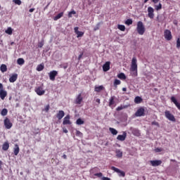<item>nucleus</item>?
<instances>
[{
  "label": "nucleus",
  "instance_id": "obj_1",
  "mask_svg": "<svg viewBox=\"0 0 180 180\" xmlns=\"http://www.w3.org/2000/svg\"><path fill=\"white\" fill-rule=\"evenodd\" d=\"M136 30L141 36H143V34H144V33L146 32V27H144V24H143V22L139 21L137 22Z\"/></svg>",
  "mask_w": 180,
  "mask_h": 180
},
{
  "label": "nucleus",
  "instance_id": "obj_2",
  "mask_svg": "<svg viewBox=\"0 0 180 180\" xmlns=\"http://www.w3.org/2000/svg\"><path fill=\"white\" fill-rule=\"evenodd\" d=\"M130 70L131 72H135L134 75H137V58L134 57L131 60V65Z\"/></svg>",
  "mask_w": 180,
  "mask_h": 180
},
{
  "label": "nucleus",
  "instance_id": "obj_3",
  "mask_svg": "<svg viewBox=\"0 0 180 180\" xmlns=\"http://www.w3.org/2000/svg\"><path fill=\"white\" fill-rule=\"evenodd\" d=\"M6 96H8V92L4 89V84L0 83V98L4 101Z\"/></svg>",
  "mask_w": 180,
  "mask_h": 180
},
{
  "label": "nucleus",
  "instance_id": "obj_4",
  "mask_svg": "<svg viewBox=\"0 0 180 180\" xmlns=\"http://www.w3.org/2000/svg\"><path fill=\"white\" fill-rule=\"evenodd\" d=\"M165 116L168 119V120H170V122H176L175 116L171 113L169 110H166L165 112Z\"/></svg>",
  "mask_w": 180,
  "mask_h": 180
},
{
  "label": "nucleus",
  "instance_id": "obj_5",
  "mask_svg": "<svg viewBox=\"0 0 180 180\" xmlns=\"http://www.w3.org/2000/svg\"><path fill=\"white\" fill-rule=\"evenodd\" d=\"M112 171H115V172H117L118 174V176H122L124 178L126 176V173L120 169H117V167H115L114 166L111 167Z\"/></svg>",
  "mask_w": 180,
  "mask_h": 180
},
{
  "label": "nucleus",
  "instance_id": "obj_6",
  "mask_svg": "<svg viewBox=\"0 0 180 180\" xmlns=\"http://www.w3.org/2000/svg\"><path fill=\"white\" fill-rule=\"evenodd\" d=\"M164 37L166 40H172V34L169 30H165L164 32Z\"/></svg>",
  "mask_w": 180,
  "mask_h": 180
},
{
  "label": "nucleus",
  "instance_id": "obj_7",
  "mask_svg": "<svg viewBox=\"0 0 180 180\" xmlns=\"http://www.w3.org/2000/svg\"><path fill=\"white\" fill-rule=\"evenodd\" d=\"M4 126L7 130H9V129L12 128V126H13V124L11 122V120L9 118L6 117L4 120Z\"/></svg>",
  "mask_w": 180,
  "mask_h": 180
},
{
  "label": "nucleus",
  "instance_id": "obj_8",
  "mask_svg": "<svg viewBox=\"0 0 180 180\" xmlns=\"http://www.w3.org/2000/svg\"><path fill=\"white\" fill-rule=\"evenodd\" d=\"M146 110H144V108L141 107L137 110V111L135 112V116L136 117H141V116H144Z\"/></svg>",
  "mask_w": 180,
  "mask_h": 180
},
{
  "label": "nucleus",
  "instance_id": "obj_9",
  "mask_svg": "<svg viewBox=\"0 0 180 180\" xmlns=\"http://www.w3.org/2000/svg\"><path fill=\"white\" fill-rule=\"evenodd\" d=\"M34 91L36 94L39 95V96H41L42 95H44V94H46V91L43 90V86H41L36 87Z\"/></svg>",
  "mask_w": 180,
  "mask_h": 180
},
{
  "label": "nucleus",
  "instance_id": "obj_10",
  "mask_svg": "<svg viewBox=\"0 0 180 180\" xmlns=\"http://www.w3.org/2000/svg\"><path fill=\"white\" fill-rule=\"evenodd\" d=\"M58 75V72L57 70H52L49 72V79L51 81H56V77Z\"/></svg>",
  "mask_w": 180,
  "mask_h": 180
},
{
  "label": "nucleus",
  "instance_id": "obj_11",
  "mask_svg": "<svg viewBox=\"0 0 180 180\" xmlns=\"http://www.w3.org/2000/svg\"><path fill=\"white\" fill-rule=\"evenodd\" d=\"M148 16L150 19H154V8L151 6L148 7Z\"/></svg>",
  "mask_w": 180,
  "mask_h": 180
},
{
  "label": "nucleus",
  "instance_id": "obj_12",
  "mask_svg": "<svg viewBox=\"0 0 180 180\" xmlns=\"http://www.w3.org/2000/svg\"><path fill=\"white\" fill-rule=\"evenodd\" d=\"M126 137H127V133L124 131L122 135L117 136V140H119V141H124L126 140Z\"/></svg>",
  "mask_w": 180,
  "mask_h": 180
},
{
  "label": "nucleus",
  "instance_id": "obj_13",
  "mask_svg": "<svg viewBox=\"0 0 180 180\" xmlns=\"http://www.w3.org/2000/svg\"><path fill=\"white\" fill-rule=\"evenodd\" d=\"M110 70V62L108 61L103 65V70L106 72Z\"/></svg>",
  "mask_w": 180,
  "mask_h": 180
},
{
  "label": "nucleus",
  "instance_id": "obj_14",
  "mask_svg": "<svg viewBox=\"0 0 180 180\" xmlns=\"http://www.w3.org/2000/svg\"><path fill=\"white\" fill-rule=\"evenodd\" d=\"M115 103H116L115 102V96H112L109 99V104H108V105L110 106V108H115V106H116Z\"/></svg>",
  "mask_w": 180,
  "mask_h": 180
},
{
  "label": "nucleus",
  "instance_id": "obj_15",
  "mask_svg": "<svg viewBox=\"0 0 180 180\" xmlns=\"http://www.w3.org/2000/svg\"><path fill=\"white\" fill-rule=\"evenodd\" d=\"M70 115H66V116L63 118V124H64V125H66V124H71V121L70 120Z\"/></svg>",
  "mask_w": 180,
  "mask_h": 180
},
{
  "label": "nucleus",
  "instance_id": "obj_16",
  "mask_svg": "<svg viewBox=\"0 0 180 180\" xmlns=\"http://www.w3.org/2000/svg\"><path fill=\"white\" fill-rule=\"evenodd\" d=\"M83 99L84 98H82V95L81 94H78V96H77V98L75 99L76 105H81V103H82Z\"/></svg>",
  "mask_w": 180,
  "mask_h": 180
},
{
  "label": "nucleus",
  "instance_id": "obj_17",
  "mask_svg": "<svg viewBox=\"0 0 180 180\" xmlns=\"http://www.w3.org/2000/svg\"><path fill=\"white\" fill-rule=\"evenodd\" d=\"M64 116H65V112H64L63 110H59L56 114V117L58 119V120H61Z\"/></svg>",
  "mask_w": 180,
  "mask_h": 180
},
{
  "label": "nucleus",
  "instance_id": "obj_18",
  "mask_svg": "<svg viewBox=\"0 0 180 180\" xmlns=\"http://www.w3.org/2000/svg\"><path fill=\"white\" fill-rule=\"evenodd\" d=\"M150 164L152 167H158L162 164V161L161 160H151Z\"/></svg>",
  "mask_w": 180,
  "mask_h": 180
},
{
  "label": "nucleus",
  "instance_id": "obj_19",
  "mask_svg": "<svg viewBox=\"0 0 180 180\" xmlns=\"http://www.w3.org/2000/svg\"><path fill=\"white\" fill-rule=\"evenodd\" d=\"M171 101L174 103V105L176 106L177 109L180 110V103L176 101V98H175L174 96L171 97Z\"/></svg>",
  "mask_w": 180,
  "mask_h": 180
},
{
  "label": "nucleus",
  "instance_id": "obj_20",
  "mask_svg": "<svg viewBox=\"0 0 180 180\" xmlns=\"http://www.w3.org/2000/svg\"><path fill=\"white\" fill-rule=\"evenodd\" d=\"M2 150L4 151H8L9 150V143L8 141L4 142L2 146Z\"/></svg>",
  "mask_w": 180,
  "mask_h": 180
},
{
  "label": "nucleus",
  "instance_id": "obj_21",
  "mask_svg": "<svg viewBox=\"0 0 180 180\" xmlns=\"http://www.w3.org/2000/svg\"><path fill=\"white\" fill-rule=\"evenodd\" d=\"M20 151V149L19 148V145L15 144V147L13 148V153L15 155H18L19 154V152Z\"/></svg>",
  "mask_w": 180,
  "mask_h": 180
},
{
  "label": "nucleus",
  "instance_id": "obj_22",
  "mask_svg": "<svg viewBox=\"0 0 180 180\" xmlns=\"http://www.w3.org/2000/svg\"><path fill=\"white\" fill-rule=\"evenodd\" d=\"M16 79H18V74H13L9 78V82H15L16 81Z\"/></svg>",
  "mask_w": 180,
  "mask_h": 180
},
{
  "label": "nucleus",
  "instance_id": "obj_23",
  "mask_svg": "<svg viewBox=\"0 0 180 180\" xmlns=\"http://www.w3.org/2000/svg\"><path fill=\"white\" fill-rule=\"evenodd\" d=\"M131 131H132V134H134V136H136L137 137H139L141 134L140 130L136 128L132 129Z\"/></svg>",
  "mask_w": 180,
  "mask_h": 180
},
{
  "label": "nucleus",
  "instance_id": "obj_24",
  "mask_svg": "<svg viewBox=\"0 0 180 180\" xmlns=\"http://www.w3.org/2000/svg\"><path fill=\"white\" fill-rule=\"evenodd\" d=\"M0 71L1 72H6L8 71V67L5 64H2L0 66Z\"/></svg>",
  "mask_w": 180,
  "mask_h": 180
},
{
  "label": "nucleus",
  "instance_id": "obj_25",
  "mask_svg": "<svg viewBox=\"0 0 180 180\" xmlns=\"http://www.w3.org/2000/svg\"><path fill=\"white\" fill-rule=\"evenodd\" d=\"M103 89H105V87H103V86H96L94 88L95 92H101V91H103Z\"/></svg>",
  "mask_w": 180,
  "mask_h": 180
},
{
  "label": "nucleus",
  "instance_id": "obj_26",
  "mask_svg": "<svg viewBox=\"0 0 180 180\" xmlns=\"http://www.w3.org/2000/svg\"><path fill=\"white\" fill-rule=\"evenodd\" d=\"M115 154L117 158H122V157H123V152H122L120 150H117L115 151Z\"/></svg>",
  "mask_w": 180,
  "mask_h": 180
},
{
  "label": "nucleus",
  "instance_id": "obj_27",
  "mask_svg": "<svg viewBox=\"0 0 180 180\" xmlns=\"http://www.w3.org/2000/svg\"><path fill=\"white\" fill-rule=\"evenodd\" d=\"M134 102L137 104L141 103L143 102V98H141L140 96H136L134 98Z\"/></svg>",
  "mask_w": 180,
  "mask_h": 180
},
{
  "label": "nucleus",
  "instance_id": "obj_28",
  "mask_svg": "<svg viewBox=\"0 0 180 180\" xmlns=\"http://www.w3.org/2000/svg\"><path fill=\"white\" fill-rule=\"evenodd\" d=\"M63 16H64V13H60L53 18V20H58V19H60Z\"/></svg>",
  "mask_w": 180,
  "mask_h": 180
},
{
  "label": "nucleus",
  "instance_id": "obj_29",
  "mask_svg": "<svg viewBox=\"0 0 180 180\" xmlns=\"http://www.w3.org/2000/svg\"><path fill=\"white\" fill-rule=\"evenodd\" d=\"M17 64H18V65H23V64H25V59L20 58L17 60Z\"/></svg>",
  "mask_w": 180,
  "mask_h": 180
},
{
  "label": "nucleus",
  "instance_id": "obj_30",
  "mask_svg": "<svg viewBox=\"0 0 180 180\" xmlns=\"http://www.w3.org/2000/svg\"><path fill=\"white\" fill-rule=\"evenodd\" d=\"M117 78L120 79H126V75H124L123 72H121L117 75Z\"/></svg>",
  "mask_w": 180,
  "mask_h": 180
},
{
  "label": "nucleus",
  "instance_id": "obj_31",
  "mask_svg": "<svg viewBox=\"0 0 180 180\" xmlns=\"http://www.w3.org/2000/svg\"><path fill=\"white\" fill-rule=\"evenodd\" d=\"M43 70H44V65L40 64L37 65V71H43Z\"/></svg>",
  "mask_w": 180,
  "mask_h": 180
},
{
  "label": "nucleus",
  "instance_id": "obj_32",
  "mask_svg": "<svg viewBox=\"0 0 180 180\" xmlns=\"http://www.w3.org/2000/svg\"><path fill=\"white\" fill-rule=\"evenodd\" d=\"M109 130H110V133H112L113 134V136H116V134H117V130H116L115 129L110 127Z\"/></svg>",
  "mask_w": 180,
  "mask_h": 180
},
{
  "label": "nucleus",
  "instance_id": "obj_33",
  "mask_svg": "<svg viewBox=\"0 0 180 180\" xmlns=\"http://www.w3.org/2000/svg\"><path fill=\"white\" fill-rule=\"evenodd\" d=\"M13 32V30H12V27H9L7 28V30L5 31V33H6V34H12Z\"/></svg>",
  "mask_w": 180,
  "mask_h": 180
},
{
  "label": "nucleus",
  "instance_id": "obj_34",
  "mask_svg": "<svg viewBox=\"0 0 180 180\" xmlns=\"http://www.w3.org/2000/svg\"><path fill=\"white\" fill-rule=\"evenodd\" d=\"M155 11H161V9H162V4H161V3H159L158 5H155Z\"/></svg>",
  "mask_w": 180,
  "mask_h": 180
},
{
  "label": "nucleus",
  "instance_id": "obj_35",
  "mask_svg": "<svg viewBox=\"0 0 180 180\" xmlns=\"http://www.w3.org/2000/svg\"><path fill=\"white\" fill-rule=\"evenodd\" d=\"M120 84H122V82H120V80H119L117 79H115V81H114V86L115 88H117V85H120Z\"/></svg>",
  "mask_w": 180,
  "mask_h": 180
},
{
  "label": "nucleus",
  "instance_id": "obj_36",
  "mask_svg": "<svg viewBox=\"0 0 180 180\" xmlns=\"http://www.w3.org/2000/svg\"><path fill=\"white\" fill-rule=\"evenodd\" d=\"M117 27L119 30H121V32H124V30H126V27L123 25H118Z\"/></svg>",
  "mask_w": 180,
  "mask_h": 180
},
{
  "label": "nucleus",
  "instance_id": "obj_37",
  "mask_svg": "<svg viewBox=\"0 0 180 180\" xmlns=\"http://www.w3.org/2000/svg\"><path fill=\"white\" fill-rule=\"evenodd\" d=\"M1 116H6L8 115V109L4 108L1 112Z\"/></svg>",
  "mask_w": 180,
  "mask_h": 180
},
{
  "label": "nucleus",
  "instance_id": "obj_38",
  "mask_svg": "<svg viewBox=\"0 0 180 180\" xmlns=\"http://www.w3.org/2000/svg\"><path fill=\"white\" fill-rule=\"evenodd\" d=\"M125 25H127L128 26H130V25H133V20L131 19H127L125 21Z\"/></svg>",
  "mask_w": 180,
  "mask_h": 180
},
{
  "label": "nucleus",
  "instance_id": "obj_39",
  "mask_svg": "<svg viewBox=\"0 0 180 180\" xmlns=\"http://www.w3.org/2000/svg\"><path fill=\"white\" fill-rule=\"evenodd\" d=\"M76 123L77 124L81 125V124H84V122L81 118H79L77 120Z\"/></svg>",
  "mask_w": 180,
  "mask_h": 180
},
{
  "label": "nucleus",
  "instance_id": "obj_40",
  "mask_svg": "<svg viewBox=\"0 0 180 180\" xmlns=\"http://www.w3.org/2000/svg\"><path fill=\"white\" fill-rule=\"evenodd\" d=\"M100 26H101V22H98V23L96 25V27L94 28V32H96V30H99Z\"/></svg>",
  "mask_w": 180,
  "mask_h": 180
},
{
  "label": "nucleus",
  "instance_id": "obj_41",
  "mask_svg": "<svg viewBox=\"0 0 180 180\" xmlns=\"http://www.w3.org/2000/svg\"><path fill=\"white\" fill-rule=\"evenodd\" d=\"M13 2H14V4L16 5H22V1L20 0H13Z\"/></svg>",
  "mask_w": 180,
  "mask_h": 180
},
{
  "label": "nucleus",
  "instance_id": "obj_42",
  "mask_svg": "<svg viewBox=\"0 0 180 180\" xmlns=\"http://www.w3.org/2000/svg\"><path fill=\"white\" fill-rule=\"evenodd\" d=\"M147 2H148V0H144V4H147ZM152 2L153 4H158V2H160V0H152Z\"/></svg>",
  "mask_w": 180,
  "mask_h": 180
},
{
  "label": "nucleus",
  "instance_id": "obj_43",
  "mask_svg": "<svg viewBox=\"0 0 180 180\" xmlns=\"http://www.w3.org/2000/svg\"><path fill=\"white\" fill-rule=\"evenodd\" d=\"M76 34L77 35V37H82V36H84V32L79 31Z\"/></svg>",
  "mask_w": 180,
  "mask_h": 180
},
{
  "label": "nucleus",
  "instance_id": "obj_44",
  "mask_svg": "<svg viewBox=\"0 0 180 180\" xmlns=\"http://www.w3.org/2000/svg\"><path fill=\"white\" fill-rule=\"evenodd\" d=\"M76 136H79V137H82L83 134L81 131H76Z\"/></svg>",
  "mask_w": 180,
  "mask_h": 180
},
{
  "label": "nucleus",
  "instance_id": "obj_45",
  "mask_svg": "<svg viewBox=\"0 0 180 180\" xmlns=\"http://www.w3.org/2000/svg\"><path fill=\"white\" fill-rule=\"evenodd\" d=\"M151 124L153 126H158V127H160V124L158 122H156V121L152 122Z\"/></svg>",
  "mask_w": 180,
  "mask_h": 180
},
{
  "label": "nucleus",
  "instance_id": "obj_46",
  "mask_svg": "<svg viewBox=\"0 0 180 180\" xmlns=\"http://www.w3.org/2000/svg\"><path fill=\"white\" fill-rule=\"evenodd\" d=\"M176 48L180 49V39L178 38L176 40Z\"/></svg>",
  "mask_w": 180,
  "mask_h": 180
},
{
  "label": "nucleus",
  "instance_id": "obj_47",
  "mask_svg": "<svg viewBox=\"0 0 180 180\" xmlns=\"http://www.w3.org/2000/svg\"><path fill=\"white\" fill-rule=\"evenodd\" d=\"M44 110L45 112H46V113L49 112V110H50V105H47L45 108H44Z\"/></svg>",
  "mask_w": 180,
  "mask_h": 180
},
{
  "label": "nucleus",
  "instance_id": "obj_48",
  "mask_svg": "<svg viewBox=\"0 0 180 180\" xmlns=\"http://www.w3.org/2000/svg\"><path fill=\"white\" fill-rule=\"evenodd\" d=\"M155 153H161L162 151V148H157L155 149Z\"/></svg>",
  "mask_w": 180,
  "mask_h": 180
},
{
  "label": "nucleus",
  "instance_id": "obj_49",
  "mask_svg": "<svg viewBox=\"0 0 180 180\" xmlns=\"http://www.w3.org/2000/svg\"><path fill=\"white\" fill-rule=\"evenodd\" d=\"M43 46H44V43H43V41L38 43V46L39 47V49H41V47H43Z\"/></svg>",
  "mask_w": 180,
  "mask_h": 180
},
{
  "label": "nucleus",
  "instance_id": "obj_50",
  "mask_svg": "<svg viewBox=\"0 0 180 180\" xmlns=\"http://www.w3.org/2000/svg\"><path fill=\"white\" fill-rule=\"evenodd\" d=\"M79 28L78 27H75L74 30L75 33L77 34L79 31L78 30Z\"/></svg>",
  "mask_w": 180,
  "mask_h": 180
},
{
  "label": "nucleus",
  "instance_id": "obj_51",
  "mask_svg": "<svg viewBox=\"0 0 180 180\" xmlns=\"http://www.w3.org/2000/svg\"><path fill=\"white\" fill-rule=\"evenodd\" d=\"M102 175H103V174H102V173H101V172H100V173H96V174H95V176H98V178H101V176H102Z\"/></svg>",
  "mask_w": 180,
  "mask_h": 180
},
{
  "label": "nucleus",
  "instance_id": "obj_52",
  "mask_svg": "<svg viewBox=\"0 0 180 180\" xmlns=\"http://www.w3.org/2000/svg\"><path fill=\"white\" fill-rule=\"evenodd\" d=\"M82 56H84L83 53H82L80 55H79V56H78L79 61V60H81L82 58Z\"/></svg>",
  "mask_w": 180,
  "mask_h": 180
},
{
  "label": "nucleus",
  "instance_id": "obj_53",
  "mask_svg": "<svg viewBox=\"0 0 180 180\" xmlns=\"http://www.w3.org/2000/svg\"><path fill=\"white\" fill-rule=\"evenodd\" d=\"M122 109H123V107L120 106L117 108L116 110L119 111V110H122Z\"/></svg>",
  "mask_w": 180,
  "mask_h": 180
},
{
  "label": "nucleus",
  "instance_id": "obj_54",
  "mask_svg": "<svg viewBox=\"0 0 180 180\" xmlns=\"http://www.w3.org/2000/svg\"><path fill=\"white\" fill-rule=\"evenodd\" d=\"M96 102L97 103H98V105L101 103V99H99V98H97L96 100Z\"/></svg>",
  "mask_w": 180,
  "mask_h": 180
},
{
  "label": "nucleus",
  "instance_id": "obj_55",
  "mask_svg": "<svg viewBox=\"0 0 180 180\" xmlns=\"http://www.w3.org/2000/svg\"><path fill=\"white\" fill-rule=\"evenodd\" d=\"M70 13H71L72 15H75V14L77 13V12L73 10V11H70Z\"/></svg>",
  "mask_w": 180,
  "mask_h": 180
},
{
  "label": "nucleus",
  "instance_id": "obj_56",
  "mask_svg": "<svg viewBox=\"0 0 180 180\" xmlns=\"http://www.w3.org/2000/svg\"><path fill=\"white\" fill-rule=\"evenodd\" d=\"M102 179H103V180H110V179L108 178V177H103Z\"/></svg>",
  "mask_w": 180,
  "mask_h": 180
},
{
  "label": "nucleus",
  "instance_id": "obj_57",
  "mask_svg": "<svg viewBox=\"0 0 180 180\" xmlns=\"http://www.w3.org/2000/svg\"><path fill=\"white\" fill-rule=\"evenodd\" d=\"M68 18H72V14L71 13V12H69Z\"/></svg>",
  "mask_w": 180,
  "mask_h": 180
},
{
  "label": "nucleus",
  "instance_id": "obj_58",
  "mask_svg": "<svg viewBox=\"0 0 180 180\" xmlns=\"http://www.w3.org/2000/svg\"><path fill=\"white\" fill-rule=\"evenodd\" d=\"M29 12H30L32 13V12H34V8H30L29 10Z\"/></svg>",
  "mask_w": 180,
  "mask_h": 180
},
{
  "label": "nucleus",
  "instance_id": "obj_59",
  "mask_svg": "<svg viewBox=\"0 0 180 180\" xmlns=\"http://www.w3.org/2000/svg\"><path fill=\"white\" fill-rule=\"evenodd\" d=\"M4 163L0 160V169H2V165Z\"/></svg>",
  "mask_w": 180,
  "mask_h": 180
},
{
  "label": "nucleus",
  "instance_id": "obj_60",
  "mask_svg": "<svg viewBox=\"0 0 180 180\" xmlns=\"http://www.w3.org/2000/svg\"><path fill=\"white\" fill-rule=\"evenodd\" d=\"M62 157L64 160H67V155H63Z\"/></svg>",
  "mask_w": 180,
  "mask_h": 180
},
{
  "label": "nucleus",
  "instance_id": "obj_61",
  "mask_svg": "<svg viewBox=\"0 0 180 180\" xmlns=\"http://www.w3.org/2000/svg\"><path fill=\"white\" fill-rule=\"evenodd\" d=\"M122 91H123L124 92H126V91H127V89L126 87H124V88H122Z\"/></svg>",
  "mask_w": 180,
  "mask_h": 180
},
{
  "label": "nucleus",
  "instance_id": "obj_62",
  "mask_svg": "<svg viewBox=\"0 0 180 180\" xmlns=\"http://www.w3.org/2000/svg\"><path fill=\"white\" fill-rule=\"evenodd\" d=\"M63 133H68V130L67 129H63Z\"/></svg>",
  "mask_w": 180,
  "mask_h": 180
},
{
  "label": "nucleus",
  "instance_id": "obj_63",
  "mask_svg": "<svg viewBox=\"0 0 180 180\" xmlns=\"http://www.w3.org/2000/svg\"><path fill=\"white\" fill-rule=\"evenodd\" d=\"M174 25H178V22H176V20L174 21Z\"/></svg>",
  "mask_w": 180,
  "mask_h": 180
},
{
  "label": "nucleus",
  "instance_id": "obj_64",
  "mask_svg": "<svg viewBox=\"0 0 180 180\" xmlns=\"http://www.w3.org/2000/svg\"><path fill=\"white\" fill-rule=\"evenodd\" d=\"M171 161H172L173 162H175V160H171Z\"/></svg>",
  "mask_w": 180,
  "mask_h": 180
}]
</instances>
